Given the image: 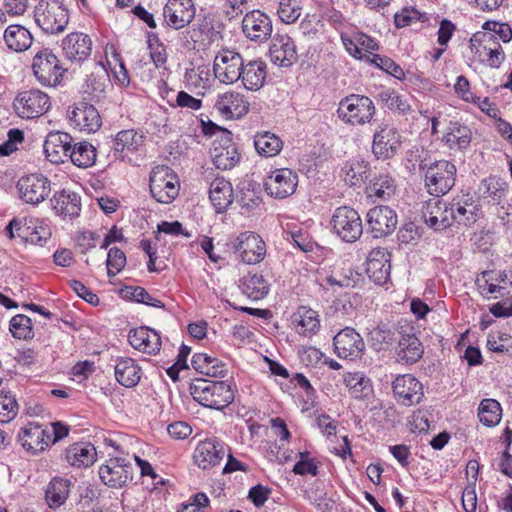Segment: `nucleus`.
Instances as JSON below:
<instances>
[{
	"label": "nucleus",
	"mask_w": 512,
	"mask_h": 512,
	"mask_svg": "<svg viewBox=\"0 0 512 512\" xmlns=\"http://www.w3.org/2000/svg\"><path fill=\"white\" fill-rule=\"evenodd\" d=\"M69 284L71 289L86 302L94 306L99 304V297L89 288H87L81 281L71 280Z\"/></svg>",
	"instance_id": "69168bd1"
},
{
	"label": "nucleus",
	"mask_w": 512,
	"mask_h": 512,
	"mask_svg": "<svg viewBox=\"0 0 512 512\" xmlns=\"http://www.w3.org/2000/svg\"><path fill=\"white\" fill-rule=\"evenodd\" d=\"M10 331L15 338L31 339L34 336L31 319L23 314H18L10 320Z\"/></svg>",
	"instance_id": "864d4df0"
},
{
	"label": "nucleus",
	"mask_w": 512,
	"mask_h": 512,
	"mask_svg": "<svg viewBox=\"0 0 512 512\" xmlns=\"http://www.w3.org/2000/svg\"><path fill=\"white\" fill-rule=\"evenodd\" d=\"M51 101L48 94L39 89H30L19 92L14 101L13 108L22 119H35L48 112Z\"/></svg>",
	"instance_id": "423d86ee"
},
{
	"label": "nucleus",
	"mask_w": 512,
	"mask_h": 512,
	"mask_svg": "<svg viewBox=\"0 0 512 512\" xmlns=\"http://www.w3.org/2000/svg\"><path fill=\"white\" fill-rule=\"evenodd\" d=\"M451 202L447 203L439 198L430 200L422 210L424 222L435 231L444 230L454 224Z\"/></svg>",
	"instance_id": "6ab92c4d"
},
{
	"label": "nucleus",
	"mask_w": 512,
	"mask_h": 512,
	"mask_svg": "<svg viewBox=\"0 0 512 512\" xmlns=\"http://www.w3.org/2000/svg\"><path fill=\"white\" fill-rule=\"evenodd\" d=\"M243 292L253 300L264 298L269 292V285L261 274H248L242 280Z\"/></svg>",
	"instance_id": "49530a36"
},
{
	"label": "nucleus",
	"mask_w": 512,
	"mask_h": 512,
	"mask_svg": "<svg viewBox=\"0 0 512 512\" xmlns=\"http://www.w3.org/2000/svg\"><path fill=\"white\" fill-rule=\"evenodd\" d=\"M487 347L493 352L512 354V338L506 334L498 335L497 338L489 335Z\"/></svg>",
	"instance_id": "0e129e2a"
},
{
	"label": "nucleus",
	"mask_w": 512,
	"mask_h": 512,
	"mask_svg": "<svg viewBox=\"0 0 512 512\" xmlns=\"http://www.w3.org/2000/svg\"><path fill=\"white\" fill-rule=\"evenodd\" d=\"M462 507L466 512H473L477 507L475 483L466 486L462 492Z\"/></svg>",
	"instance_id": "774afa93"
},
{
	"label": "nucleus",
	"mask_w": 512,
	"mask_h": 512,
	"mask_svg": "<svg viewBox=\"0 0 512 512\" xmlns=\"http://www.w3.org/2000/svg\"><path fill=\"white\" fill-rule=\"evenodd\" d=\"M245 64L242 56L231 50H223L214 59L213 72L220 82L233 84L240 80Z\"/></svg>",
	"instance_id": "9b49d317"
},
{
	"label": "nucleus",
	"mask_w": 512,
	"mask_h": 512,
	"mask_svg": "<svg viewBox=\"0 0 512 512\" xmlns=\"http://www.w3.org/2000/svg\"><path fill=\"white\" fill-rule=\"evenodd\" d=\"M482 186L485 188L483 192L484 197H490L499 202L504 196V190L499 186L498 181L493 178L484 179Z\"/></svg>",
	"instance_id": "338daca9"
},
{
	"label": "nucleus",
	"mask_w": 512,
	"mask_h": 512,
	"mask_svg": "<svg viewBox=\"0 0 512 512\" xmlns=\"http://www.w3.org/2000/svg\"><path fill=\"white\" fill-rule=\"evenodd\" d=\"M343 381L355 399L365 400L373 395L371 380L361 372H347L343 375Z\"/></svg>",
	"instance_id": "e433bc0d"
},
{
	"label": "nucleus",
	"mask_w": 512,
	"mask_h": 512,
	"mask_svg": "<svg viewBox=\"0 0 512 512\" xmlns=\"http://www.w3.org/2000/svg\"><path fill=\"white\" fill-rule=\"evenodd\" d=\"M225 455L224 445L216 439H207L198 443L194 450L195 464L202 469L218 465Z\"/></svg>",
	"instance_id": "c85d7f7f"
},
{
	"label": "nucleus",
	"mask_w": 512,
	"mask_h": 512,
	"mask_svg": "<svg viewBox=\"0 0 512 512\" xmlns=\"http://www.w3.org/2000/svg\"><path fill=\"white\" fill-rule=\"evenodd\" d=\"M128 341L134 349L147 354H156L161 347L160 335L148 327L131 330Z\"/></svg>",
	"instance_id": "2f4dec72"
},
{
	"label": "nucleus",
	"mask_w": 512,
	"mask_h": 512,
	"mask_svg": "<svg viewBox=\"0 0 512 512\" xmlns=\"http://www.w3.org/2000/svg\"><path fill=\"white\" fill-rule=\"evenodd\" d=\"M391 254L386 248L378 247L370 251L366 261L368 277L378 285L385 284L390 278Z\"/></svg>",
	"instance_id": "5701e85b"
},
{
	"label": "nucleus",
	"mask_w": 512,
	"mask_h": 512,
	"mask_svg": "<svg viewBox=\"0 0 512 512\" xmlns=\"http://www.w3.org/2000/svg\"><path fill=\"white\" fill-rule=\"evenodd\" d=\"M71 482L69 479L54 477L45 491L46 501L51 508L60 507L69 496Z\"/></svg>",
	"instance_id": "79ce46f5"
},
{
	"label": "nucleus",
	"mask_w": 512,
	"mask_h": 512,
	"mask_svg": "<svg viewBox=\"0 0 512 512\" xmlns=\"http://www.w3.org/2000/svg\"><path fill=\"white\" fill-rule=\"evenodd\" d=\"M295 321L302 327L304 335L313 334L320 327L317 312L312 309L299 311L298 318H295Z\"/></svg>",
	"instance_id": "13d9d810"
},
{
	"label": "nucleus",
	"mask_w": 512,
	"mask_h": 512,
	"mask_svg": "<svg viewBox=\"0 0 512 512\" xmlns=\"http://www.w3.org/2000/svg\"><path fill=\"white\" fill-rule=\"evenodd\" d=\"M69 158L80 168L90 167L96 161V148L89 142H79L72 146Z\"/></svg>",
	"instance_id": "a18cd8bd"
},
{
	"label": "nucleus",
	"mask_w": 512,
	"mask_h": 512,
	"mask_svg": "<svg viewBox=\"0 0 512 512\" xmlns=\"http://www.w3.org/2000/svg\"><path fill=\"white\" fill-rule=\"evenodd\" d=\"M331 226L334 233L347 243H353L363 233V224L359 213L347 206L338 207L332 216Z\"/></svg>",
	"instance_id": "0eeeda50"
},
{
	"label": "nucleus",
	"mask_w": 512,
	"mask_h": 512,
	"mask_svg": "<svg viewBox=\"0 0 512 512\" xmlns=\"http://www.w3.org/2000/svg\"><path fill=\"white\" fill-rule=\"evenodd\" d=\"M99 71L101 72V75L92 73L88 76L84 86V93L91 96V99L99 98L106 87L108 74L104 67H100Z\"/></svg>",
	"instance_id": "6e6d98bb"
},
{
	"label": "nucleus",
	"mask_w": 512,
	"mask_h": 512,
	"mask_svg": "<svg viewBox=\"0 0 512 512\" xmlns=\"http://www.w3.org/2000/svg\"><path fill=\"white\" fill-rule=\"evenodd\" d=\"M301 10L297 0H280L277 13L282 22L291 24L298 20Z\"/></svg>",
	"instance_id": "4d7b16f0"
},
{
	"label": "nucleus",
	"mask_w": 512,
	"mask_h": 512,
	"mask_svg": "<svg viewBox=\"0 0 512 512\" xmlns=\"http://www.w3.org/2000/svg\"><path fill=\"white\" fill-rule=\"evenodd\" d=\"M140 371L141 369L134 359L121 357L115 365V378L122 386L131 388L139 383Z\"/></svg>",
	"instance_id": "f704fd0d"
},
{
	"label": "nucleus",
	"mask_w": 512,
	"mask_h": 512,
	"mask_svg": "<svg viewBox=\"0 0 512 512\" xmlns=\"http://www.w3.org/2000/svg\"><path fill=\"white\" fill-rule=\"evenodd\" d=\"M18 441L26 451L36 454L51 443L50 430L42 425L29 423L19 431Z\"/></svg>",
	"instance_id": "a878e982"
},
{
	"label": "nucleus",
	"mask_w": 512,
	"mask_h": 512,
	"mask_svg": "<svg viewBox=\"0 0 512 512\" xmlns=\"http://www.w3.org/2000/svg\"><path fill=\"white\" fill-rule=\"evenodd\" d=\"M370 341L375 350L384 349V345H392L396 340V332L387 326H377L370 333Z\"/></svg>",
	"instance_id": "5fc2aeb1"
},
{
	"label": "nucleus",
	"mask_w": 512,
	"mask_h": 512,
	"mask_svg": "<svg viewBox=\"0 0 512 512\" xmlns=\"http://www.w3.org/2000/svg\"><path fill=\"white\" fill-rule=\"evenodd\" d=\"M333 344L337 355L345 359H359L365 350L363 338L351 327L338 332L333 339Z\"/></svg>",
	"instance_id": "f3484780"
},
{
	"label": "nucleus",
	"mask_w": 512,
	"mask_h": 512,
	"mask_svg": "<svg viewBox=\"0 0 512 512\" xmlns=\"http://www.w3.org/2000/svg\"><path fill=\"white\" fill-rule=\"evenodd\" d=\"M209 198L217 212H223L233 201L231 183L223 177H216L209 188Z\"/></svg>",
	"instance_id": "72a5a7b5"
},
{
	"label": "nucleus",
	"mask_w": 512,
	"mask_h": 512,
	"mask_svg": "<svg viewBox=\"0 0 512 512\" xmlns=\"http://www.w3.org/2000/svg\"><path fill=\"white\" fill-rule=\"evenodd\" d=\"M143 143V136L138 134L134 130H123L120 131L114 141L113 149L115 153H123L124 151L134 152Z\"/></svg>",
	"instance_id": "09e8293b"
},
{
	"label": "nucleus",
	"mask_w": 512,
	"mask_h": 512,
	"mask_svg": "<svg viewBox=\"0 0 512 512\" xmlns=\"http://www.w3.org/2000/svg\"><path fill=\"white\" fill-rule=\"evenodd\" d=\"M17 188L24 202L38 205L50 194L51 182L42 174H30L19 179Z\"/></svg>",
	"instance_id": "ddd939ff"
},
{
	"label": "nucleus",
	"mask_w": 512,
	"mask_h": 512,
	"mask_svg": "<svg viewBox=\"0 0 512 512\" xmlns=\"http://www.w3.org/2000/svg\"><path fill=\"white\" fill-rule=\"evenodd\" d=\"M254 146L259 155L273 157L280 153L283 142L276 134L263 131L254 136Z\"/></svg>",
	"instance_id": "37998d69"
},
{
	"label": "nucleus",
	"mask_w": 512,
	"mask_h": 512,
	"mask_svg": "<svg viewBox=\"0 0 512 512\" xmlns=\"http://www.w3.org/2000/svg\"><path fill=\"white\" fill-rule=\"evenodd\" d=\"M449 209L453 211V222L459 225L471 226L483 217L479 201L470 194L454 198Z\"/></svg>",
	"instance_id": "4be33fe9"
},
{
	"label": "nucleus",
	"mask_w": 512,
	"mask_h": 512,
	"mask_svg": "<svg viewBox=\"0 0 512 512\" xmlns=\"http://www.w3.org/2000/svg\"><path fill=\"white\" fill-rule=\"evenodd\" d=\"M190 390L194 400L211 409L222 410L234 400V391L225 381L196 379Z\"/></svg>",
	"instance_id": "f257e3e1"
},
{
	"label": "nucleus",
	"mask_w": 512,
	"mask_h": 512,
	"mask_svg": "<svg viewBox=\"0 0 512 512\" xmlns=\"http://www.w3.org/2000/svg\"><path fill=\"white\" fill-rule=\"evenodd\" d=\"M266 68V63L261 60H252L245 64L240 78L244 87L251 91L259 90L267 76Z\"/></svg>",
	"instance_id": "c9c22d12"
},
{
	"label": "nucleus",
	"mask_w": 512,
	"mask_h": 512,
	"mask_svg": "<svg viewBox=\"0 0 512 512\" xmlns=\"http://www.w3.org/2000/svg\"><path fill=\"white\" fill-rule=\"evenodd\" d=\"M397 355L406 363H416L423 355V346L415 334L399 332Z\"/></svg>",
	"instance_id": "4c0bfd02"
},
{
	"label": "nucleus",
	"mask_w": 512,
	"mask_h": 512,
	"mask_svg": "<svg viewBox=\"0 0 512 512\" xmlns=\"http://www.w3.org/2000/svg\"><path fill=\"white\" fill-rule=\"evenodd\" d=\"M366 219L367 231L374 238H382L392 234L398 222L395 211L388 206L371 208L366 215Z\"/></svg>",
	"instance_id": "2eb2a0df"
},
{
	"label": "nucleus",
	"mask_w": 512,
	"mask_h": 512,
	"mask_svg": "<svg viewBox=\"0 0 512 512\" xmlns=\"http://www.w3.org/2000/svg\"><path fill=\"white\" fill-rule=\"evenodd\" d=\"M95 457V447L87 442L74 443L65 451V459L71 466L87 467L94 463Z\"/></svg>",
	"instance_id": "58836bf2"
},
{
	"label": "nucleus",
	"mask_w": 512,
	"mask_h": 512,
	"mask_svg": "<svg viewBox=\"0 0 512 512\" xmlns=\"http://www.w3.org/2000/svg\"><path fill=\"white\" fill-rule=\"evenodd\" d=\"M34 17L37 25L49 34L62 32L69 21L67 9L58 0L41 1L35 8Z\"/></svg>",
	"instance_id": "20e7f679"
},
{
	"label": "nucleus",
	"mask_w": 512,
	"mask_h": 512,
	"mask_svg": "<svg viewBox=\"0 0 512 512\" xmlns=\"http://www.w3.org/2000/svg\"><path fill=\"white\" fill-rule=\"evenodd\" d=\"M345 181L357 186L369 177L368 165L363 160H352L345 166Z\"/></svg>",
	"instance_id": "603ef678"
},
{
	"label": "nucleus",
	"mask_w": 512,
	"mask_h": 512,
	"mask_svg": "<svg viewBox=\"0 0 512 512\" xmlns=\"http://www.w3.org/2000/svg\"><path fill=\"white\" fill-rule=\"evenodd\" d=\"M378 99L389 110L398 112L399 114H407L411 110V106L407 99L400 95L396 90L388 88L382 90L378 94Z\"/></svg>",
	"instance_id": "3c124183"
},
{
	"label": "nucleus",
	"mask_w": 512,
	"mask_h": 512,
	"mask_svg": "<svg viewBox=\"0 0 512 512\" xmlns=\"http://www.w3.org/2000/svg\"><path fill=\"white\" fill-rule=\"evenodd\" d=\"M400 146L401 135L396 127L384 122L377 126L372 141V152L377 159L393 158Z\"/></svg>",
	"instance_id": "1a4fd4ad"
},
{
	"label": "nucleus",
	"mask_w": 512,
	"mask_h": 512,
	"mask_svg": "<svg viewBox=\"0 0 512 512\" xmlns=\"http://www.w3.org/2000/svg\"><path fill=\"white\" fill-rule=\"evenodd\" d=\"M242 31L251 41L262 43L267 41L272 34V21L263 12L253 10L244 16Z\"/></svg>",
	"instance_id": "aec40b11"
},
{
	"label": "nucleus",
	"mask_w": 512,
	"mask_h": 512,
	"mask_svg": "<svg viewBox=\"0 0 512 512\" xmlns=\"http://www.w3.org/2000/svg\"><path fill=\"white\" fill-rule=\"evenodd\" d=\"M236 257L243 263L256 264L266 255V244L262 238L252 232L241 233L232 243Z\"/></svg>",
	"instance_id": "9d476101"
},
{
	"label": "nucleus",
	"mask_w": 512,
	"mask_h": 512,
	"mask_svg": "<svg viewBox=\"0 0 512 512\" xmlns=\"http://www.w3.org/2000/svg\"><path fill=\"white\" fill-rule=\"evenodd\" d=\"M298 176L288 168L277 169L269 175L264 187L267 194L275 199H284L291 196L297 187Z\"/></svg>",
	"instance_id": "4468645a"
},
{
	"label": "nucleus",
	"mask_w": 512,
	"mask_h": 512,
	"mask_svg": "<svg viewBox=\"0 0 512 512\" xmlns=\"http://www.w3.org/2000/svg\"><path fill=\"white\" fill-rule=\"evenodd\" d=\"M369 194L381 200H389L396 192L395 180L389 175H379L371 180Z\"/></svg>",
	"instance_id": "8fccbe9b"
},
{
	"label": "nucleus",
	"mask_w": 512,
	"mask_h": 512,
	"mask_svg": "<svg viewBox=\"0 0 512 512\" xmlns=\"http://www.w3.org/2000/svg\"><path fill=\"white\" fill-rule=\"evenodd\" d=\"M493 272L486 270L481 272L480 276L477 277L475 284L478 287L480 294L487 297L495 292L501 293L504 290V286L494 284V278L492 277Z\"/></svg>",
	"instance_id": "052dcab7"
},
{
	"label": "nucleus",
	"mask_w": 512,
	"mask_h": 512,
	"mask_svg": "<svg viewBox=\"0 0 512 512\" xmlns=\"http://www.w3.org/2000/svg\"><path fill=\"white\" fill-rule=\"evenodd\" d=\"M372 63L378 68L392 75L396 79H403L405 76L404 70L396 64L391 58L381 56L379 54H373Z\"/></svg>",
	"instance_id": "680f3d73"
},
{
	"label": "nucleus",
	"mask_w": 512,
	"mask_h": 512,
	"mask_svg": "<svg viewBox=\"0 0 512 512\" xmlns=\"http://www.w3.org/2000/svg\"><path fill=\"white\" fill-rule=\"evenodd\" d=\"M424 172L425 187L430 195L440 197L447 194L455 185L456 166L447 160L430 164H420Z\"/></svg>",
	"instance_id": "f03ea898"
},
{
	"label": "nucleus",
	"mask_w": 512,
	"mask_h": 512,
	"mask_svg": "<svg viewBox=\"0 0 512 512\" xmlns=\"http://www.w3.org/2000/svg\"><path fill=\"white\" fill-rule=\"evenodd\" d=\"M4 40L10 50L23 52L32 45L33 37L25 27L10 25L4 32Z\"/></svg>",
	"instance_id": "a19ab883"
},
{
	"label": "nucleus",
	"mask_w": 512,
	"mask_h": 512,
	"mask_svg": "<svg viewBox=\"0 0 512 512\" xmlns=\"http://www.w3.org/2000/svg\"><path fill=\"white\" fill-rule=\"evenodd\" d=\"M69 120L82 131L96 132L102 125L98 110L84 101L77 102L68 110Z\"/></svg>",
	"instance_id": "b1692460"
},
{
	"label": "nucleus",
	"mask_w": 512,
	"mask_h": 512,
	"mask_svg": "<svg viewBox=\"0 0 512 512\" xmlns=\"http://www.w3.org/2000/svg\"><path fill=\"white\" fill-rule=\"evenodd\" d=\"M502 416V409L495 399H483L478 408V417L482 424L488 427L497 425Z\"/></svg>",
	"instance_id": "de8ad7c7"
},
{
	"label": "nucleus",
	"mask_w": 512,
	"mask_h": 512,
	"mask_svg": "<svg viewBox=\"0 0 512 512\" xmlns=\"http://www.w3.org/2000/svg\"><path fill=\"white\" fill-rule=\"evenodd\" d=\"M195 12L192 0H168L163 8V17L168 27L179 30L193 21Z\"/></svg>",
	"instance_id": "dca6fc26"
},
{
	"label": "nucleus",
	"mask_w": 512,
	"mask_h": 512,
	"mask_svg": "<svg viewBox=\"0 0 512 512\" xmlns=\"http://www.w3.org/2000/svg\"><path fill=\"white\" fill-rule=\"evenodd\" d=\"M33 73L44 86H56L60 83L64 69L59 59L48 49L39 51L33 58Z\"/></svg>",
	"instance_id": "6e6552de"
},
{
	"label": "nucleus",
	"mask_w": 512,
	"mask_h": 512,
	"mask_svg": "<svg viewBox=\"0 0 512 512\" xmlns=\"http://www.w3.org/2000/svg\"><path fill=\"white\" fill-rule=\"evenodd\" d=\"M44 152L51 163L64 162L69 158L72 149V137L61 131H51L44 142Z\"/></svg>",
	"instance_id": "cd10ccee"
},
{
	"label": "nucleus",
	"mask_w": 512,
	"mask_h": 512,
	"mask_svg": "<svg viewBox=\"0 0 512 512\" xmlns=\"http://www.w3.org/2000/svg\"><path fill=\"white\" fill-rule=\"evenodd\" d=\"M215 108L227 119L240 118L248 112L249 103L239 93L226 92L218 96Z\"/></svg>",
	"instance_id": "7c9ffc66"
},
{
	"label": "nucleus",
	"mask_w": 512,
	"mask_h": 512,
	"mask_svg": "<svg viewBox=\"0 0 512 512\" xmlns=\"http://www.w3.org/2000/svg\"><path fill=\"white\" fill-rule=\"evenodd\" d=\"M62 50L66 59L81 63L91 55L92 40L87 34L73 32L62 40Z\"/></svg>",
	"instance_id": "bb28decb"
},
{
	"label": "nucleus",
	"mask_w": 512,
	"mask_h": 512,
	"mask_svg": "<svg viewBox=\"0 0 512 512\" xmlns=\"http://www.w3.org/2000/svg\"><path fill=\"white\" fill-rule=\"evenodd\" d=\"M6 231L11 239L17 236L25 242L40 246L44 245L51 235L46 227L38 225L37 220L32 218H14L7 225Z\"/></svg>",
	"instance_id": "f8f14e48"
},
{
	"label": "nucleus",
	"mask_w": 512,
	"mask_h": 512,
	"mask_svg": "<svg viewBox=\"0 0 512 512\" xmlns=\"http://www.w3.org/2000/svg\"><path fill=\"white\" fill-rule=\"evenodd\" d=\"M191 363L197 372L206 376L223 378L227 373L226 365L222 361L205 353L194 354Z\"/></svg>",
	"instance_id": "ea45409f"
},
{
	"label": "nucleus",
	"mask_w": 512,
	"mask_h": 512,
	"mask_svg": "<svg viewBox=\"0 0 512 512\" xmlns=\"http://www.w3.org/2000/svg\"><path fill=\"white\" fill-rule=\"evenodd\" d=\"M230 133L219 141L213 143L210 154L216 168L227 170L233 168L239 161V153L236 145L229 137Z\"/></svg>",
	"instance_id": "c756f323"
},
{
	"label": "nucleus",
	"mask_w": 512,
	"mask_h": 512,
	"mask_svg": "<svg viewBox=\"0 0 512 512\" xmlns=\"http://www.w3.org/2000/svg\"><path fill=\"white\" fill-rule=\"evenodd\" d=\"M443 141L451 148L465 149L471 142L470 129L459 122H450Z\"/></svg>",
	"instance_id": "c03bdc74"
},
{
	"label": "nucleus",
	"mask_w": 512,
	"mask_h": 512,
	"mask_svg": "<svg viewBox=\"0 0 512 512\" xmlns=\"http://www.w3.org/2000/svg\"><path fill=\"white\" fill-rule=\"evenodd\" d=\"M269 55L272 63L280 67H290L298 60L296 45L287 34L273 37Z\"/></svg>",
	"instance_id": "393cba45"
},
{
	"label": "nucleus",
	"mask_w": 512,
	"mask_h": 512,
	"mask_svg": "<svg viewBox=\"0 0 512 512\" xmlns=\"http://www.w3.org/2000/svg\"><path fill=\"white\" fill-rule=\"evenodd\" d=\"M133 468L123 458H113L99 469V477L109 487L121 488L132 479Z\"/></svg>",
	"instance_id": "412c9836"
},
{
	"label": "nucleus",
	"mask_w": 512,
	"mask_h": 512,
	"mask_svg": "<svg viewBox=\"0 0 512 512\" xmlns=\"http://www.w3.org/2000/svg\"><path fill=\"white\" fill-rule=\"evenodd\" d=\"M51 205L56 213L63 217H78L81 211V197L69 190L63 189L56 192L50 199Z\"/></svg>",
	"instance_id": "473e14b6"
},
{
	"label": "nucleus",
	"mask_w": 512,
	"mask_h": 512,
	"mask_svg": "<svg viewBox=\"0 0 512 512\" xmlns=\"http://www.w3.org/2000/svg\"><path fill=\"white\" fill-rule=\"evenodd\" d=\"M376 113L373 101L364 95L351 94L339 102L337 116L353 126L370 123Z\"/></svg>",
	"instance_id": "7ed1b4c3"
},
{
	"label": "nucleus",
	"mask_w": 512,
	"mask_h": 512,
	"mask_svg": "<svg viewBox=\"0 0 512 512\" xmlns=\"http://www.w3.org/2000/svg\"><path fill=\"white\" fill-rule=\"evenodd\" d=\"M149 187L153 198L163 204L171 203L179 194L177 175L165 165L156 166L152 169Z\"/></svg>",
	"instance_id": "39448f33"
},
{
	"label": "nucleus",
	"mask_w": 512,
	"mask_h": 512,
	"mask_svg": "<svg viewBox=\"0 0 512 512\" xmlns=\"http://www.w3.org/2000/svg\"><path fill=\"white\" fill-rule=\"evenodd\" d=\"M126 264L125 253L117 247H113L108 251L107 256V274L109 277H113L118 274Z\"/></svg>",
	"instance_id": "bf43d9fd"
},
{
	"label": "nucleus",
	"mask_w": 512,
	"mask_h": 512,
	"mask_svg": "<svg viewBox=\"0 0 512 512\" xmlns=\"http://www.w3.org/2000/svg\"><path fill=\"white\" fill-rule=\"evenodd\" d=\"M18 412L16 399L11 395L0 394V422L12 420Z\"/></svg>",
	"instance_id": "e2e57ef3"
},
{
	"label": "nucleus",
	"mask_w": 512,
	"mask_h": 512,
	"mask_svg": "<svg viewBox=\"0 0 512 512\" xmlns=\"http://www.w3.org/2000/svg\"><path fill=\"white\" fill-rule=\"evenodd\" d=\"M392 388L397 401L405 406L418 404L424 397L422 383L411 374L399 375Z\"/></svg>",
	"instance_id": "a211bd4d"
}]
</instances>
